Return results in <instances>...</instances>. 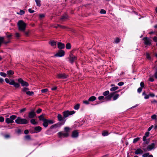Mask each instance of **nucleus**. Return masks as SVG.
<instances>
[{"label":"nucleus","mask_w":157,"mask_h":157,"mask_svg":"<svg viewBox=\"0 0 157 157\" xmlns=\"http://www.w3.org/2000/svg\"><path fill=\"white\" fill-rule=\"evenodd\" d=\"M149 80L151 82H153L154 81V79L152 78H149Z\"/></svg>","instance_id":"60"},{"label":"nucleus","mask_w":157,"mask_h":157,"mask_svg":"<svg viewBox=\"0 0 157 157\" xmlns=\"http://www.w3.org/2000/svg\"><path fill=\"white\" fill-rule=\"evenodd\" d=\"M22 91L24 92L28 91L29 90V89L28 88L24 87L22 89Z\"/></svg>","instance_id":"45"},{"label":"nucleus","mask_w":157,"mask_h":157,"mask_svg":"<svg viewBox=\"0 0 157 157\" xmlns=\"http://www.w3.org/2000/svg\"><path fill=\"white\" fill-rule=\"evenodd\" d=\"M42 111V110L40 109H39L36 111V113H40L41 111Z\"/></svg>","instance_id":"62"},{"label":"nucleus","mask_w":157,"mask_h":157,"mask_svg":"<svg viewBox=\"0 0 157 157\" xmlns=\"http://www.w3.org/2000/svg\"><path fill=\"white\" fill-rule=\"evenodd\" d=\"M143 157H153L152 155H149V153H146L142 155Z\"/></svg>","instance_id":"26"},{"label":"nucleus","mask_w":157,"mask_h":157,"mask_svg":"<svg viewBox=\"0 0 157 157\" xmlns=\"http://www.w3.org/2000/svg\"><path fill=\"white\" fill-rule=\"evenodd\" d=\"M43 122V125L45 128L47 127L49 124H52L55 122L53 120L47 119L44 120Z\"/></svg>","instance_id":"4"},{"label":"nucleus","mask_w":157,"mask_h":157,"mask_svg":"<svg viewBox=\"0 0 157 157\" xmlns=\"http://www.w3.org/2000/svg\"><path fill=\"white\" fill-rule=\"evenodd\" d=\"M5 81L7 83H10V81L7 78H6L5 79Z\"/></svg>","instance_id":"58"},{"label":"nucleus","mask_w":157,"mask_h":157,"mask_svg":"<svg viewBox=\"0 0 157 157\" xmlns=\"http://www.w3.org/2000/svg\"><path fill=\"white\" fill-rule=\"evenodd\" d=\"M15 36L17 38H18L20 37V34L18 33H15Z\"/></svg>","instance_id":"61"},{"label":"nucleus","mask_w":157,"mask_h":157,"mask_svg":"<svg viewBox=\"0 0 157 157\" xmlns=\"http://www.w3.org/2000/svg\"><path fill=\"white\" fill-rule=\"evenodd\" d=\"M38 118L40 121H44V120L46 119L44 117V116L43 115L40 116H39Z\"/></svg>","instance_id":"29"},{"label":"nucleus","mask_w":157,"mask_h":157,"mask_svg":"<svg viewBox=\"0 0 157 157\" xmlns=\"http://www.w3.org/2000/svg\"><path fill=\"white\" fill-rule=\"evenodd\" d=\"M31 123L33 124H36L37 123L35 119H32L30 121Z\"/></svg>","instance_id":"35"},{"label":"nucleus","mask_w":157,"mask_h":157,"mask_svg":"<svg viewBox=\"0 0 157 157\" xmlns=\"http://www.w3.org/2000/svg\"><path fill=\"white\" fill-rule=\"evenodd\" d=\"M96 99V98L95 96H92L89 98L88 101H93L95 100Z\"/></svg>","instance_id":"25"},{"label":"nucleus","mask_w":157,"mask_h":157,"mask_svg":"<svg viewBox=\"0 0 157 157\" xmlns=\"http://www.w3.org/2000/svg\"><path fill=\"white\" fill-rule=\"evenodd\" d=\"M149 94H148V95L146 94L144 98L145 99H148L149 98Z\"/></svg>","instance_id":"59"},{"label":"nucleus","mask_w":157,"mask_h":157,"mask_svg":"<svg viewBox=\"0 0 157 157\" xmlns=\"http://www.w3.org/2000/svg\"><path fill=\"white\" fill-rule=\"evenodd\" d=\"M42 129V128L39 126L36 127L34 128V130L36 131V133L40 132L41 130Z\"/></svg>","instance_id":"23"},{"label":"nucleus","mask_w":157,"mask_h":157,"mask_svg":"<svg viewBox=\"0 0 157 157\" xmlns=\"http://www.w3.org/2000/svg\"><path fill=\"white\" fill-rule=\"evenodd\" d=\"M124 84V83L122 82H121L118 83V85L120 86H122Z\"/></svg>","instance_id":"48"},{"label":"nucleus","mask_w":157,"mask_h":157,"mask_svg":"<svg viewBox=\"0 0 157 157\" xmlns=\"http://www.w3.org/2000/svg\"><path fill=\"white\" fill-rule=\"evenodd\" d=\"M68 77V75L65 73H59L57 76V77L59 79H65Z\"/></svg>","instance_id":"8"},{"label":"nucleus","mask_w":157,"mask_h":157,"mask_svg":"<svg viewBox=\"0 0 157 157\" xmlns=\"http://www.w3.org/2000/svg\"><path fill=\"white\" fill-rule=\"evenodd\" d=\"M10 42V40H9L7 41H4V38L3 37H0V46L2 43L3 42L5 44H7Z\"/></svg>","instance_id":"18"},{"label":"nucleus","mask_w":157,"mask_h":157,"mask_svg":"<svg viewBox=\"0 0 157 157\" xmlns=\"http://www.w3.org/2000/svg\"><path fill=\"white\" fill-rule=\"evenodd\" d=\"M144 43L147 45H150L151 44V40L149 38L144 37L143 38Z\"/></svg>","instance_id":"11"},{"label":"nucleus","mask_w":157,"mask_h":157,"mask_svg":"<svg viewBox=\"0 0 157 157\" xmlns=\"http://www.w3.org/2000/svg\"><path fill=\"white\" fill-rule=\"evenodd\" d=\"M89 101L88 100V101L85 100V101H83V102L84 103L88 105L89 104Z\"/></svg>","instance_id":"52"},{"label":"nucleus","mask_w":157,"mask_h":157,"mask_svg":"<svg viewBox=\"0 0 157 157\" xmlns=\"http://www.w3.org/2000/svg\"><path fill=\"white\" fill-rule=\"evenodd\" d=\"M15 122L18 124H25L28 123V121L24 118H21L20 117H18L15 120Z\"/></svg>","instance_id":"2"},{"label":"nucleus","mask_w":157,"mask_h":157,"mask_svg":"<svg viewBox=\"0 0 157 157\" xmlns=\"http://www.w3.org/2000/svg\"><path fill=\"white\" fill-rule=\"evenodd\" d=\"M151 118L152 119L155 120L157 121V115L155 114H154L151 116Z\"/></svg>","instance_id":"36"},{"label":"nucleus","mask_w":157,"mask_h":157,"mask_svg":"<svg viewBox=\"0 0 157 157\" xmlns=\"http://www.w3.org/2000/svg\"><path fill=\"white\" fill-rule=\"evenodd\" d=\"M66 48L68 49H69L71 48V45L70 43L67 44L66 45Z\"/></svg>","instance_id":"42"},{"label":"nucleus","mask_w":157,"mask_h":157,"mask_svg":"<svg viewBox=\"0 0 157 157\" xmlns=\"http://www.w3.org/2000/svg\"><path fill=\"white\" fill-rule=\"evenodd\" d=\"M153 40L155 42L157 41V37L155 36L153 38Z\"/></svg>","instance_id":"64"},{"label":"nucleus","mask_w":157,"mask_h":157,"mask_svg":"<svg viewBox=\"0 0 157 157\" xmlns=\"http://www.w3.org/2000/svg\"><path fill=\"white\" fill-rule=\"evenodd\" d=\"M76 59L77 58L75 56H73L72 55H70V58L69 59L70 62L71 63H73V62L75 61Z\"/></svg>","instance_id":"15"},{"label":"nucleus","mask_w":157,"mask_h":157,"mask_svg":"<svg viewBox=\"0 0 157 157\" xmlns=\"http://www.w3.org/2000/svg\"><path fill=\"white\" fill-rule=\"evenodd\" d=\"M17 24L19 30L22 31H24L26 26V24L22 20H21L18 22Z\"/></svg>","instance_id":"1"},{"label":"nucleus","mask_w":157,"mask_h":157,"mask_svg":"<svg viewBox=\"0 0 157 157\" xmlns=\"http://www.w3.org/2000/svg\"><path fill=\"white\" fill-rule=\"evenodd\" d=\"M25 138L26 140H29L30 139V137L29 135H27L25 136Z\"/></svg>","instance_id":"49"},{"label":"nucleus","mask_w":157,"mask_h":157,"mask_svg":"<svg viewBox=\"0 0 157 157\" xmlns=\"http://www.w3.org/2000/svg\"><path fill=\"white\" fill-rule=\"evenodd\" d=\"M119 97V95L118 94H117L115 95L113 97V100H116Z\"/></svg>","instance_id":"41"},{"label":"nucleus","mask_w":157,"mask_h":157,"mask_svg":"<svg viewBox=\"0 0 157 157\" xmlns=\"http://www.w3.org/2000/svg\"><path fill=\"white\" fill-rule=\"evenodd\" d=\"M143 152V150H142L141 149L138 148L136 150L135 153L136 155H139L142 154Z\"/></svg>","instance_id":"20"},{"label":"nucleus","mask_w":157,"mask_h":157,"mask_svg":"<svg viewBox=\"0 0 157 157\" xmlns=\"http://www.w3.org/2000/svg\"><path fill=\"white\" fill-rule=\"evenodd\" d=\"M154 127V126L152 125L151 127H150L148 129V132L150 131H151V129Z\"/></svg>","instance_id":"57"},{"label":"nucleus","mask_w":157,"mask_h":157,"mask_svg":"<svg viewBox=\"0 0 157 157\" xmlns=\"http://www.w3.org/2000/svg\"><path fill=\"white\" fill-rule=\"evenodd\" d=\"M80 107V104H77L74 106V109L75 110H78L79 109Z\"/></svg>","instance_id":"31"},{"label":"nucleus","mask_w":157,"mask_h":157,"mask_svg":"<svg viewBox=\"0 0 157 157\" xmlns=\"http://www.w3.org/2000/svg\"><path fill=\"white\" fill-rule=\"evenodd\" d=\"M4 118L2 117H0V122H3L4 121Z\"/></svg>","instance_id":"51"},{"label":"nucleus","mask_w":157,"mask_h":157,"mask_svg":"<svg viewBox=\"0 0 157 157\" xmlns=\"http://www.w3.org/2000/svg\"><path fill=\"white\" fill-rule=\"evenodd\" d=\"M36 4V6L38 7H40L41 6L40 0H34Z\"/></svg>","instance_id":"27"},{"label":"nucleus","mask_w":157,"mask_h":157,"mask_svg":"<svg viewBox=\"0 0 157 157\" xmlns=\"http://www.w3.org/2000/svg\"><path fill=\"white\" fill-rule=\"evenodd\" d=\"M112 97V96L110 95H109L107 96L104 97V96H99L98 99L99 100H108L109 101L111 99V98Z\"/></svg>","instance_id":"7"},{"label":"nucleus","mask_w":157,"mask_h":157,"mask_svg":"<svg viewBox=\"0 0 157 157\" xmlns=\"http://www.w3.org/2000/svg\"><path fill=\"white\" fill-rule=\"evenodd\" d=\"M58 135L59 137H65L68 136V132H59L58 133Z\"/></svg>","instance_id":"12"},{"label":"nucleus","mask_w":157,"mask_h":157,"mask_svg":"<svg viewBox=\"0 0 157 157\" xmlns=\"http://www.w3.org/2000/svg\"><path fill=\"white\" fill-rule=\"evenodd\" d=\"M142 90V88L141 87H139L137 90V92L139 93H140Z\"/></svg>","instance_id":"54"},{"label":"nucleus","mask_w":157,"mask_h":157,"mask_svg":"<svg viewBox=\"0 0 157 157\" xmlns=\"http://www.w3.org/2000/svg\"><path fill=\"white\" fill-rule=\"evenodd\" d=\"M7 74L8 75H12L14 74V72L12 70H9L7 71Z\"/></svg>","instance_id":"30"},{"label":"nucleus","mask_w":157,"mask_h":157,"mask_svg":"<svg viewBox=\"0 0 157 157\" xmlns=\"http://www.w3.org/2000/svg\"><path fill=\"white\" fill-rule=\"evenodd\" d=\"M146 56L147 59H151V57H150V55L148 53H146Z\"/></svg>","instance_id":"53"},{"label":"nucleus","mask_w":157,"mask_h":157,"mask_svg":"<svg viewBox=\"0 0 157 157\" xmlns=\"http://www.w3.org/2000/svg\"><path fill=\"white\" fill-rule=\"evenodd\" d=\"M78 132L77 130H75L72 132V136L73 138H76L78 136Z\"/></svg>","instance_id":"19"},{"label":"nucleus","mask_w":157,"mask_h":157,"mask_svg":"<svg viewBox=\"0 0 157 157\" xmlns=\"http://www.w3.org/2000/svg\"><path fill=\"white\" fill-rule=\"evenodd\" d=\"M9 84L11 85L14 86V87L16 88L20 86L19 84L17 82H16L13 80L10 79Z\"/></svg>","instance_id":"14"},{"label":"nucleus","mask_w":157,"mask_h":157,"mask_svg":"<svg viewBox=\"0 0 157 157\" xmlns=\"http://www.w3.org/2000/svg\"><path fill=\"white\" fill-rule=\"evenodd\" d=\"M140 87L141 88H143L144 87V82H141L140 83Z\"/></svg>","instance_id":"50"},{"label":"nucleus","mask_w":157,"mask_h":157,"mask_svg":"<svg viewBox=\"0 0 157 157\" xmlns=\"http://www.w3.org/2000/svg\"><path fill=\"white\" fill-rule=\"evenodd\" d=\"M109 90L106 91L103 93V95L105 97L109 95H110L112 96L113 94V93H111L110 94H109Z\"/></svg>","instance_id":"24"},{"label":"nucleus","mask_w":157,"mask_h":157,"mask_svg":"<svg viewBox=\"0 0 157 157\" xmlns=\"http://www.w3.org/2000/svg\"><path fill=\"white\" fill-rule=\"evenodd\" d=\"M106 11L103 10V9H101V10L100 11V13H101V14H105L106 13Z\"/></svg>","instance_id":"43"},{"label":"nucleus","mask_w":157,"mask_h":157,"mask_svg":"<svg viewBox=\"0 0 157 157\" xmlns=\"http://www.w3.org/2000/svg\"><path fill=\"white\" fill-rule=\"evenodd\" d=\"M57 118L58 119V120L59 121H61V122H60V123H63L64 122H65V121H64V119L65 118L64 117H62V115L60 114H58L57 116Z\"/></svg>","instance_id":"16"},{"label":"nucleus","mask_w":157,"mask_h":157,"mask_svg":"<svg viewBox=\"0 0 157 157\" xmlns=\"http://www.w3.org/2000/svg\"><path fill=\"white\" fill-rule=\"evenodd\" d=\"M58 48L59 49H63L65 47V45L63 43L60 42H59L58 43Z\"/></svg>","instance_id":"21"},{"label":"nucleus","mask_w":157,"mask_h":157,"mask_svg":"<svg viewBox=\"0 0 157 157\" xmlns=\"http://www.w3.org/2000/svg\"><path fill=\"white\" fill-rule=\"evenodd\" d=\"M49 43L51 46L52 47H56V42L54 40H51L49 41Z\"/></svg>","instance_id":"22"},{"label":"nucleus","mask_w":157,"mask_h":157,"mask_svg":"<svg viewBox=\"0 0 157 157\" xmlns=\"http://www.w3.org/2000/svg\"><path fill=\"white\" fill-rule=\"evenodd\" d=\"M75 113V111L74 110L70 111L67 110L63 112V115L64 118H65L69 115H71L74 114Z\"/></svg>","instance_id":"6"},{"label":"nucleus","mask_w":157,"mask_h":157,"mask_svg":"<svg viewBox=\"0 0 157 157\" xmlns=\"http://www.w3.org/2000/svg\"><path fill=\"white\" fill-rule=\"evenodd\" d=\"M64 130L66 132H68L70 130L69 128L68 127H65L64 128Z\"/></svg>","instance_id":"47"},{"label":"nucleus","mask_w":157,"mask_h":157,"mask_svg":"<svg viewBox=\"0 0 157 157\" xmlns=\"http://www.w3.org/2000/svg\"><path fill=\"white\" fill-rule=\"evenodd\" d=\"M149 133H150L149 132H146L145 133V136H146V137H148L149 136Z\"/></svg>","instance_id":"56"},{"label":"nucleus","mask_w":157,"mask_h":157,"mask_svg":"<svg viewBox=\"0 0 157 157\" xmlns=\"http://www.w3.org/2000/svg\"><path fill=\"white\" fill-rule=\"evenodd\" d=\"M25 13V11L23 10H20L19 12H17V14L20 15H23Z\"/></svg>","instance_id":"28"},{"label":"nucleus","mask_w":157,"mask_h":157,"mask_svg":"<svg viewBox=\"0 0 157 157\" xmlns=\"http://www.w3.org/2000/svg\"><path fill=\"white\" fill-rule=\"evenodd\" d=\"M48 90L47 89H42L41 90V91L43 93H45L48 92Z\"/></svg>","instance_id":"44"},{"label":"nucleus","mask_w":157,"mask_h":157,"mask_svg":"<svg viewBox=\"0 0 157 157\" xmlns=\"http://www.w3.org/2000/svg\"><path fill=\"white\" fill-rule=\"evenodd\" d=\"M140 139V138L139 137H137L136 138L134 139L133 140V143H136Z\"/></svg>","instance_id":"40"},{"label":"nucleus","mask_w":157,"mask_h":157,"mask_svg":"<svg viewBox=\"0 0 157 157\" xmlns=\"http://www.w3.org/2000/svg\"><path fill=\"white\" fill-rule=\"evenodd\" d=\"M154 76L155 77V78L157 79V70L155 72Z\"/></svg>","instance_id":"63"},{"label":"nucleus","mask_w":157,"mask_h":157,"mask_svg":"<svg viewBox=\"0 0 157 157\" xmlns=\"http://www.w3.org/2000/svg\"><path fill=\"white\" fill-rule=\"evenodd\" d=\"M155 144L154 143H152L151 144L147 146V147L143 148V150L145 152L149 151L154 148Z\"/></svg>","instance_id":"5"},{"label":"nucleus","mask_w":157,"mask_h":157,"mask_svg":"<svg viewBox=\"0 0 157 157\" xmlns=\"http://www.w3.org/2000/svg\"><path fill=\"white\" fill-rule=\"evenodd\" d=\"M28 11L30 13H33L34 12V10H32L31 9H29Z\"/></svg>","instance_id":"55"},{"label":"nucleus","mask_w":157,"mask_h":157,"mask_svg":"<svg viewBox=\"0 0 157 157\" xmlns=\"http://www.w3.org/2000/svg\"><path fill=\"white\" fill-rule=\"evenodd\" d=\"M18 82L21 84V86H29V84L28 83L24 81L21 78H20L18 79Z\"/></svg>","instance_id":"9"},{"label":"nucleus","mask_w":157,"mask_h":157,"mask_svg":"<svg viewBox=\"0 0 157 157\" xmlns=\"http://www.w3.org/2000/svg\"><path fill=\"white\" fill-rule=\"evenodd\" d=\"M0 75L1 76L3 77L4 78L6 77L7 76L6 74L5 73L3 72H0Z\"/></svg>","instance_id":"38"},{"label":"nucleus","mask_w":157,"mask_h":157,"mask_svg":"<svg viewBox=\"0 0 157 157\" xmlns=\"http://www.w3.org/2000/svg\"><path fill=\"white\" fill-rule=\"evenodd\" d=\"M109 134V132L107 131H104L102 133V135L103 136H108Z\"/></svg>","instance_id":"33"},{"label":"nucleus","mask_w":157,"mask_h":157,"mask_svg":"<svg viewBox=\"0 0 157 157\" xmlns=\"http://www.w3.org/2000/svg\"><path fill=\"white\" fill-rule=\"evenodd\" d=\"M26 94L28 95L31 96L34 94V93L33 91H28L26 92Z\"/></svg>","instance_id":"34"},{"label":"nucleus","mask_w":157,"mask_h":157,"mask_svg":"<svg viewBox=\"0 0 157 157\" xmlns=\"http://www.w3.org/2000/svg\"><path fill=\"white\" fill-rule=\"evenodd\" d=\"M36 115V114L34 110L31 111L29 113V118H33Z\"/></svg>","instance_id":"17"},{"label":"nucleus","mask_w":157,"mask_h":157,"mask_svg":"<svg viewBox=\"0 0 157 157\" xmlns=\"http://www.w3.org/2000/svg\"><path fill=\"white\" fill-rule=\"evenodd\" d=\"M16 118V116L13 115L10 116V118H7L6 119V122L8 124L13 123L14 122V120Z\"/></svg>","instance_id":"3"},{"label":"nucleus","mask_w":157,"mask_h":157,"mask_svg":"<svg viewBox=\"0 0 157 157\" xmlns=\"http://www.w3.org/2000/svg\"><path fill=\"white\" fill-rule=\"evenodd\" d=\"M118 87L117 86L114 87H112L110 89V90L111 91H113L116 90H117L118 89Z\"/></svg>","instance_id":"32"},{"label":"nucleus","mask_w":157,"mask_h":157,"mask_svg":"<svg viewBox=\"0 0 157 157\" xmlns=\"http://www.w3.org/2000/svg\"><path fill=\"white\" fill-rule=\"evenodd\" d=\"M67 15H64L62 16V17L61 18V20H64L65 19H67Z\"/></svg>","instance_id":"37"},{"label":"nucleus","mask_w":157,"mask_h":157,"mask_svg":"<svg viewBox=\"0 0 157 157\" xmlns=\"http://www.w3.org/2000/svg\"><path fill=\"white\" fill-rule=\"evenodd\" d=\"M64 124V122L62 123H58L57 124H53L52 125L51 127L50 128L52 129L53 128H56L57 127H60L61 125Z\"/></svg>","instance_id":"13"},{"label":"nucleus","mask_w":157,"mask_h":157,"mask_svg":"<svg viewBox=\"0 0 157 157\" xmlns=\"http://www.w3.org/2000/svg\"><path fill=\"white\" fill-rule=\"evenodd\" d=\"M65 52L64 51L62 50H59L57 53L55 55L56 57H61L63 56L64 55Z\"/></svg>","instance_id":"10"},{"label":"nucleus","mask_w":157,"mask_h":157,"mask_svg":"<svg viewBox=\"0 0 157 157\" xmlns=\"http://www.w3.org/2000/svg\"><path fill=\"white\" fill-rule=\"evenodd\" d=\"M120 39L119 38H117L115 40V43H118L120 42Z\"/></svg>","instance_id":"46"},{"label":"nucleus","mask_w":157,"mask_h":157,"mask_svg":"<svg viewBox=\"0 0 157 157\" xmlns=\"http://www.w3.org/2000/svg\"><path fill=\"white\" fill-rule=\"evenodd\" d=\"M54 27L56 28H57L58 27H60L61 28H62L63 29H64L65 28V27L62 26L60 25H57V26H54Z\"/></svg>","instance_id":"39"}]
</instances>
